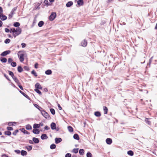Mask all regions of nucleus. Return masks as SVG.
<instances>
[{
    "label": "nucleus",
    "instance_id": "12",
    "mask_svg": "<svg viewBox=\"0 0 157 157\" xmlns=\"http://www.w3.org/2000/svg\"><path fill=\"white\" fill-rule=\"evenodd\" d=\"M87 45V42L86 40H84L81 43V45L82 46L86 47Z\"/></svg>",
    "mask_w": 157,
    "mask_h": 157
},
{
    "label": "nucleus",
    "instance_id": "1",
    "mask_svg": "<svg viewBox=\"0 0 157 157\" xmlns=\"http://www.w3.org/2000/svg\"><path fill=\"white\" fill-rule=\"evenodd\" d=\"M21 52V51H19L18 52V57L20 59V61L21 62H22L24 60V54L23 53L20 54V53Z\"/></svg>",
    "mask_w": 157,
    "mask_h": 157
},
{
    "label": "nucleus",
    "instance_id": "20",
    "mask_svg": "<svg viewBox=\"0 0 157 157\" xmlns=\"http://www.w3.org/2000/svg\"><path fill=\"white\" fill-rule=\"evenodd\" d=\"M15 32H16V31H15V28H11L10 29V32L11 33H13V35L14 36V37H15V35H14V34H15Z\"/></svg>",
    "mask_w": 157,
    "mask_h": 157
},
{
    "label": "nucleus",
    "instance_id": "64",
    "mask_svg": "<svg viewBox=\"0 0 157 157\" xmlns=\"http://www.w3.org/2000/svg\"><path fill=\"white\" fill-rule=\"evenodd\" d=\"M2 157H9L6 154H3L2 155Z\"/></svg>",
    "mask_w": 157,
    "mask_h": 157
},
{
    "label": "nucleus",
    "instance_id": "44",
    "mask_svg": "<svg viewBox=\"0 0 157 157\" xmlns=\"http://www.w3.org/2000/svg\"><path fill=\"white\" fill-rule=\"evenodd\" d=\"M8 72H9V75H10L12 77V78H13L14 76V74L12 72L10 71H9Z\"/></svg>",
    "mask_w": 157,
    "mask_h": 157
},
{
    "label": "nucleus",
    "instance_id": "38",
    "mask_svg": "<svg viewBox=\"0 0 157 157\" xmlns=\"http://www.w3.org/2000/svg\"><path fill=\"white\" fill-rule=\"evenodd\" d=\"M56 147V145L54 144H52L50 145V148L51 149H53Z\"/></svg>",
    "mask_w": 157,
    "mask_h": 157
},
{
    "label": "nucleus",
    "instance_id": "3",
    "mask_svg": "<svg viewBox=\"0 0 157 157\" xmlns=\"http://www.w3.org/2000/svg\"><path fill=\"white\" fill-rule=\"evenodd\" d=\"M17 9V7H14L13 8L12 11H11L9 15V18L10 19L13 17V14L15 13L14 12L16 11Z\"/></svg>",
    "mask_w": 157,
    "mask_h": 157
},
{
    "label": "nucleus",
    "instance_id": "56",
    "mask_svg": "<svg viewBox=\"0 0 157 157\" xmlns=\"http://www.w3.org/2000/svg\"><path fill=\"white\" fill-rule=\"evenodd\" d=\"M4 76L9 81H10V80L9 78H8V76H7L5 74H4Z\"/></svg>",
    "mask_w": 157,
    "mask_h": 157
},
{
    "label": "nucleus",
    "instance_id": "29",
    "mask_svg": "<svg viewBox=\"0 0 157 157\" xmlns=\"http://www.w3.org/2000/svg\"><path fill=\"white\" fill-rule=\"evenodd\" d=\"M12 78L16 83H17V84H19V80L16 77L14 76Z\"/></svg>",
    "mask_w": 157,
    "mask_h": 157
},
{
    "label": "nucleus",
    "instance_id": "25",
    "mask_svg": "<svg viewBox=\"0 0 157 157\" xmlns=\"http://www.w3.org/2000/svg\"><path fill=\"white\" fill-rule=\"evenodd\" d=\"M17 71L19 72H21L23 71V69L20 66H18L17 67Z\"/></svg>",
    "mask_w": 157,
    "mask_h": 157
},
{
    "label": "nucleus",
    "instance_id": "63",
    "mask_svg": "<svg viewBox=\"0 0 157 157\" xmlns=\"http://www.w3.org/2000/svg\"><path fill=\"white\" fill-rule=\"evenodd\" d=\"M58 106L59 110H61L62 109V107L60 106V105L59 104H58Z\"/></svg>",
    "mask_w": 157,
    "mask_h": 157
},
{
    "label": "nucleus",
    "instance_id": "24",
    "mask_svg": "<svg viewBox=\"0 0 157 157\" xmlns=\"http://www.w3.org/2000/svg\"><path fill=\"white\" fill-rule=\"evenodd\" d=\"M7 18V17L5 15H4L3 13H2V17L1 18V20L2 21H4L6 20Z\"/></svg>",
    "mask_w": 157,
    "mask_h": 157
},
{
    "label": "nucleus",
    "instance_id": "48",
    "mask_svg": "<svg viewBox=\"0 0 157 157\" xmlns=\"http://www.w3.org/2000/svg\"><path fill=\"white\" fill-rule=\"evenodd\" d=\"M19 132L18 130L17 129L15 130L13 132V134L14 136H16L17 134V133Z\"/></svg>",
    "mask_w": 157,
    "mask_h": 157
},
{
    "label": "nucleus",
    "instance_id": "43",
    "mask_svg": "<svg viewBox=\"0 0 157 157\" xmlns=\"http://www.w3.org/2000/svg\"><path fill=\"white\" fill-rule=\"evenodd\" d=\"M149 119L148 118H146L145 120V122H146V123L147 124H148L149 125H151V122L150 121H148V119Z\"/></svg>",
    "mask_w": 157,
    "mask_h": 157
},
{
    "label": "nucleus",
    "instance_id": "27",
    "mask_svg": "<svg viewBox=\"0 0 157 157\" xmlns=\"http://www.w3.org/2000/svg\"><path fill=\"white\" fill-rule=\"evenodd\" d=\"M25 128L27 130H31L32 129V126L29 124H28L26 125Z\"/></svg>",
    "mask_w": 157,
    "mask_h": 157
},
{
    "label": "nucleus",
    "instance_id": "21",
    "mask_svg": "<svg viewBox=\"0 0 157 157\" xmlns=\"http://www.w3.org/2000/svg\"><path fill=\"white\" fill-rule=\"evenodd\" d=\"M73 138L75 139L78 140L79 139V137L78 135L77 134H75L73 136Z\"/></svg>",
    "mask_w": 157,
    "mask_h": 157
},
{
    "label": "nucleus",
    "instance_id": "49",
    "mask_svg": "<svg viewBox=\"0 0 157 157\" xmlns=\"http://www.w3.org/2000/svg\"><path fill=\"white\" fill-rule=\"evenodd\" d=\"M13 59L11 58H9L8 59V62L9 63H11L13 61Z\"/></svg>",
    "mask_w": 157,
    "mask_h": 157
},
{
    "label": "nucleus",
    "instance_id": "13",
    "mask_svg": "<svg viewBox=\"0 0 157 157\" xmlns=\"http://www.w3.org/2000/svg\"><path fill=\"white\" fill-rule=\"evenodd\" d=\"M62 140V139L60 138H56L55 139V143L56 144H58L60 143L61 142Z\"/></svg>",
    "mask_w": 157,
    "mask_h": 157
},
{
    "label": "nucleus",
    "instance_id": "31",
    "mask_svg": "<svg viewBox=\"0 0 157 157\" xmlns=\"http://www.w3.org/2000/svg\"><path fill=\"white\" fill-rule=\"evenodd\" d=\"M79 152L81 155H83L84 152V150L83 149H80L79 150Z\"/></svg>",
    "mask_w": 157,
    "mask_h": 157
},
{
    "label": "nucleus",
    "instance_id": "50",
    "mask_svg": "<svg viewBox=\"0 0 157 157\" xmlns=\"http://www.w3.org/2000/svg\"><path fill=\"white\" fill-rule=\"evenodd\" d=\"M7 129L8 130L12 131L13 130V128L11 127H7Z\"/></svg>",
    "mask_w": 157,
    "mask_h": 157
},
{
    "label": "nucleus",
    "instance_id": "46",
    "mask_svg": "<svg viewBox=\"0 0 157 157\" xmlns=\"http://www.w3.org/2000/svg\"><path fill=\"white\" fill-rule=\"evenodd\" d=\"M87 157H92V155L91 153L90 152H88L86 154Z\"/></svg>",
    "mask_w": 157,
    "mask_h": 157
},
{
    "label": "nucleus",
    "instance_id": "15",
    "mask_svg": "<svg viewBox=\"0 0 157 157\" xmlns=\"http://www.w3.org/2000/svg\"><path fill=\"white\" fill-rule=\"evenodd\" d=\"M77 4L79 6H82L84 4L83 0H79L77 2Z\"/></svg>",
    "mask_w": 157,
    "mask_h": 157
},
{
    "label": "nucleus",
    "instance_id": "16",
    "mask_svg": "<svg viewBox=\"0 0 157 157\" xmlns=\"http://www.w3.org/2000/svg\"><path fill=\"white\" fill-rule=\"evenodd\" d=\"M33 132L34 134H38L40 133V131L38 129H33Z\"/></svg>",
    "mask_w": 157,
    "mask_h": 157
},
{
    "label": "nucleus",
    "instance_id": "58",
    "mask_svg": "<svg viewBox=\"0 0 157 157\" xmlns=\"http://www.w3.org/2000/svg\"><path fill=\"white\" fill-rule=\"evenodd\" d=\"M22 48H25L26 46V44L24 43H22L21 44Z\"/></svg>",
    "mask_w": 157,
    "mask_h": 157
},
{
    "label": "nucleus",
    "instance_id": "47",
    "mask_svg": "<svg viewBox=\"0 0 157 157\" xmlns=\"http://www.w3.org/2000/svg\"><path fill=\"white\" fill-rule=\"evenodd\" d=\"M31 73L32 74L34 75L36 77L37 75L36 73L34 70H33L32 71Z\"/></svg>",
    "mask_w": 157,
    "mask_h": 157
},
{
    "label": "nucleus",
    "instance_id": "53",
    "mask_svg": "<svg viewBox=\"0 0 157 157\" xmlns=\"http://www.w3.org/2000/svg\"><path fill=\"white\" fill-rule=\"evenodd\" d=\"M71 155L70 153H67L65 155V157H71Z\"/></svg>",
    "mask_w": 157,
    "mask_h": 157
},
{
    "label": "nucleus",
    "instance_id": "9",
    "mask_svg": "<svg viewBox=\"0 0 157 157\" xmlns=\"http://www.w3.org/2000/svg\"><path fill=\"white\" fill-rule=\"evenodd\" d=\"M51 128L52 130H54L56 127V124L55 123L52 122L50 124Z\"/></svg>",
    "mask_w": 157,
    "mask_h": 157
},
{
    "label": "nucleus",
    "instance_id": "17",
    "mask_svg": "<svg viewBox=\"0 0 157 157\" xmlns=\"http://www.w3.org/2000/svg\"><path fill=\"white\" fill-rule=\"evenodd\" d=\"M19 92L22 94L26 98H28L29 99H30V98L26 94H25V93H24L23 92L21 91V90H19Z\"/></svg>",
    "mask_w": 157,
    "mask_h": 157
},
{
    "label": "nucleus",
    "instance_id": "62",
    "mask_svg": "<svg viewBox=\"0 0 157 157\" xmlns=\"http://www.w3.org/2000/svg\"><path fill=\"white\" fill-rule=\"evenodd\" d=\"M39 107L40 108L39 109L38 108H37V109H38L41 112V113L42 111H44V110L42 108L40 107Z\"/></svg>",
    "mask_w": 157,
    "mask_h": 157
},
{
    "label": "nucleus",
    "instance_id": "19",
    "mask_svg": "<svg viewBox=\"0 0 157 157\" xmlns=\"http://www.w3.org/2000/svg\"><path fill=\"white\" fill-rule=\"evenodd\" d=\"M0 60L2 63H6L7 61V59L5 57H1Z\"/></svg>",
    "mask_w": 157,
    "mask_h": 157
},
{
    "label": "nucleus",
    "instance_id": "22",
    "mask_svg": "<svg viewBox=\"0 0 157 157\" xmlns=\"http://www.w3.org/2000/svg\"><path fill=\"white\" fill-rule=\"evenodd\" d=\"M104 113V114H107L108 113V108L106 106H104L103 107Z\"/></svg>",
    "mask_w": 157,
    "mask_h": 157
},
{
    "label": "nucleus",
    "instance_id": "2",
    "mask_svg": "<svg viewBox=\"0 0 157 157\" xmlns=\"http://www.w3.org/2000/svg\"><path fill=\"white\" fill-rule=\"evenodd\" d=\"M16 32H15V34H14V35H15V37H16V36L20 34L21 32V28L19 27H18L15 29Z\"/></svg>",
    "mask_w": 157,
    "mask_h": 157
},
{
    "label": "nucleus",
    "instance_id": "34",
    "mask_svg": "<svg viewBox=\"0 0 157 157\" xmlns=\"http://www.w3.org/2000/svg\"><path fill=\"white\" fill-rule=\"evenodd\" d=\"M13 25L15 27H18L20 25V24L18 22H15Z\"/></svg>",
    "mask_w": 157,
    "mask_h": 157
},
{
    "label": "nucleus",
    "instance_id": "23",
    "mask_svg": "<svg viewBox=\"0 0 157 157\" xmlns=\"http://www.w3.org/2000/svg\"><path fill=\"white\" fill-rule=\"evenodd\" d=\"M40 127V124H33V128L34 129L39 128Z\"/></svg>",
    "mask_w": 157,
    "mask_h": 157
},
{
    "label": "nucleus",
    "instance_id": "42",
    "mask_svg": "<svg viewBox=\"0 0 157 157\" xmlns=\"http://www.w3.org/2000/svg\"><path fill=\"white\" fill-rule=\"evenodd\" d=\"M16 65V63L15 62H12L11 63V65L13 67H15Z\"/></svg>",
    "mask_w": 157,
    "mask_h": 157
},
{
    "label": "nucleus",
    "instance_id": "35",
    "mask_svg": "<svg viewBox=\"0 0 157 157\" xmlns=\"http://www.w3.org/2000/svg\"><path fill=\"white\" fill-rule=\"evenodd\" d=\"M67 128L69 132H72L73 131V128L72 127L70 126H68Z\"/></svg>",
    "mask_w": 157,
    "mask_h": 157
},
{
    "label": "nucleus",
    "instance_id": "51",
    "mask_svg": "<svg viewBox=\"0 0 157 157\" xmlns=\"http://www.w3.org/2000/svg\"><path fill=\"white\" fill-rule=\"evenodd\" d=\"M153 58V57H152L149 60V63L147 64V65H150L152 62V59Z\"/></svg>",
    "mask_w": 157,
    "mask_h": 157
},
{
    "label": "nucleus",
    "instance_id": "61",
    "mask_svg": "<svg viewBox=\"0 0 157 157\" xmlns=\"http://www.w3.org/2000/svg\"><path fill=\"white\" fill-rule=\"evenodd\" d=\"M15 152H16L17 154H19L20 153L21 151L19 150H15L14 151Z\"/></svg>",
    "mask_w": 157,
    "mask_h": 157
},
{
    "label": "nucleus",
    "instance_id": "52",
    "mask_svg": "<svg viewBox=\"0 0 157 157\" xmlns=\"http://www.w3.org/2000/svg\"><path fill=\"white\" fill-rule=\"evenodd\" d=\"M24 68L25 70L27 71H28L29 70V67L28 66H24Z\"/></svg>",
    "mask_w": 157,
    "mask_h": 157
},
{
    "label": "nucleus",
    "instance_id": "6",
    "mask_svg": "<svg viewBox=\"0 0 157 157\" xmlns=\"http://www.w3.org/2000/svg\"><path fill=\"white\" fill-rule=\"evenodd\" d=\"M11 52L10 50H7L3 52L0 55L2 56H5L9 54Z\"/></svg>",
    "mask_w": 157,
    "mask_h": 157
},
{
    "label": "nucleus",
    "instance_id": "11",
    "mask_svg": "<svg viewBox=\"0 0 157 157\" xmlns=\"http://www.w3.org/2000/svg\"><path fill=\"white\" fill-rule=\"evenodd\" d=\"M106 143L108 144H110L112 142V140L110 138H107L106 140Z\"/></svg>",
    "mask_w": 157,
    "mask_h": 157
},
{
    "label": "nucleus",
    "instance_id": "32",
    "mask_svg": "<svg viewBox=\"0 0 157 157\" xmlns=\"http://www.w3.org/2000/svg\"><path fill=\"white\" fill-rule=\"evenodd\" d=\"M94 115L96 116L99 117L101 116V114L100 112L97 111L95 112Z\"/></svg>",
    "mask_w": 157,
    "mask_h": 157
},
{
    "label": "nucleus",
    "instance_id": "30",
    "mask_svg": "<svg viewBox=\"0 0 157 157\" xmlns=\"http://www.w3.org/2000/svg\"><path fill=\"white\" fill-rule=\"evenodd\" d=\"M21 155L22 156L26 155L27 154V152L24 150H22L21 151Z\"/></svg>",
    "mask_w": 157,
    "mask_h": 157
},
{
    "label": "nucleus",
    "instance_id": "18",
    "mask_svg": "<svg viewBox=\"0 0 157 157\" xmlns=\"http://www.w3.org/2000/svg\"><path fill=\"white\" fill-rule=\"evenodd\" d=\"M73 4V3L72 1L68 2L66 4V6L67 7H70Z\"/></svg>",
    "mask_w": 157,
    "mask_h": 157
},
{
    "label": "nucleus",
    "instance_id": "8",
    "mask_svg": "<svg viewBox=\"0 0 157 157\" xmlns=\"http://www.w3.org/2000/svg\"><path fill=\"white\" fill-rule=\"evenodd\" d=\"M21 131L23 132L24 134L29 135L30 133L28 132L27 131L25 130L24 128H21L20 129Z\"/></svg>",
    "mask_w": 157,
    "mask_h": 157
},
{
    "label": "nucleus",
    "instance_id": "57",
    "mask_svg": "<svg viewBox=\"0 0 157 157\" xmlns=\"http://www.w3.org/2000/svg\"><path fill=\"white\" fill-rule=\"evenodd\" d=\"M44 3L45 5L48 6V2L47 0H45L44 1Z\"/></svg>",
    "mask_w": 157,
    "mask_h": 157
},
{
    "label": "nucleus",
    "instance_id": "59",
    "mask_svg": "<svg viewBox=\"0 0 157 157\" xmlns=\"http://www.w3.org/2000/svg\"><path fill=\"white\" fill-rule=\"evenodd\" d=\"M5 32L6 33H9V32H10V30L8 29L7 28H6L5 29Z\"/></svg>",
    "mask_w": 157,
    "mask_h": 157
},
{
    "label": "nucleus",
    "instance_id": "7",
    "mask_svg": "<svg viewBox=\"0 0 157 157\" xmlns=\"http://www.w3.org/2000/svg\"><path fill=\"white\" fill-rule=\"evenodd\" d=\"M35 87L36 88L35 89H42V87L39 83H36L35 85Z\"/></svg>",
    "mask_w": 157,
    "mask_h": 157
},
{
    "label": "nucleus",
    "instance_id": "45",
    "mask_svg": "<svg viewBox=\"0 0 157 157\" xmlns=\"http://www.w3.org/2000/svg\"><path fill=\"white\" fill-rule=\"evenodd\" d=\"M10 42V40L9 39H6L4 41L5 44H9Z\"/></svg>",
    "mask_w": 157,
    "mask_h": 157
},
{
    "label": "nucleus",
    "instance_id": "10",
    "mask_svg": "<svg viewBox=\"0 0 157 157\" xmlns=\"http://www.w3.org/2000/svg\"><path fill=\"white\" fill-rule=\"evenodd\" d=\"M48 138V136L45 134H43L41 136V138L42 140L47 139Z\"/></svg>",
    "mask_w": 157,
    "mask_h": 157
},
{
    "label": "nucleus",
    "instance_id": "41",
    "mask_svg": "<svg viewBox=\"0 0 157 157\" xmlns=\"http://www.w3.org/2000/svg\"><path fill=\"white\" fill-rule=\"evenodd\" d=\"M78 148H74L73 149L72 152L75 153H77L78 152Z\"/></svg>",
    "mask_w": 157,
    "mask_h": 157
},
{
    "label": "nucleus",
    "instance_id": "55",
    "mask_svg": "<svg viewBox=\"0 0 157 157\" xmlns=\"http://www.w3.org/2000/svg\"><path fill=\"white\" fill-rule=\"evenodd\" d=\"M44 128L45 130H48L50 129V128L48 127V126L46 125Z\"/></svg>",
    "mask_w": 157,
    "mask_h": 157
},
{
    "label": "nucleus",
    "instance_id": "37",
    "mask_svg": "<svg viewBox=\"0 0 157 157\" xmlns=\"http://www.w3.org/2000/svg\"><path fill=\"white\" fill-rule=\"evenodd\" d=\"M50 111L51 113L53 115H54L55 113V110L54 109L51 108L50 109Z\"/></svg>",
    "mask_w": 157,
    "mask_h": 157
},
{
    "label": "nucleus",
    "instance_id": "4",
    "mask_svg": "<svg viewBox=\"0 0 157 157\" xmlns=\"http://www.w3.org/2000/svg\"><path fill=\"white\" fill-rule=\"evenodd\" d=\"M56 15L55 12H52L49 17V19L51 21H53L56 18Z\"/></svg>",
    "mask_w": 157,
    "mask_h": 157
},
{
    "label": "nucleus",
    "instance_id": "54",
    "mask_svg": "<svg viewBox=\"0 0 157 157\" xmlns=\"http://www.w3.org/2000/svg\"><path fill=\"white\" fill-rule=\"evenodd\" d=\"M18 84L17 85H18V86L20 88V89H21V90H23V88L22 86L21 85H20V83H19V84Z\"/></svg>",
    "mask_w": 157,
    "mask_h": 157
},
{
    "label": "nucleus",
    "instance_id": "36",
    "mask_svg": "<svg viewBox=\"0 0 157 157\" xmlns=\"http://www.w3.org/2000/svg\"><path fill=\"white\" fill-rule=\"evenodd\" d=\"M25 147L28 150V151H31L32 148V147L31 146H26Z\"/></svg>",
    "mask_w": 157,
    "mask_h": 157
},
{
    "label": "nucleus",
    "instance_id": "39",
    "mask_svg": "<svg viewBox=\"0 0 157 157\" xmlns=\"http://www.w3.org/2000/svg\"><path fill=\"white\" fill-rule=\"evenodd\" d=\"M4 133L5 135L9 136L11 135V133L10 131H6L4 132Z\"/></svg>",
    "mask_w": 157,
    "mask_h": 157
},
{
    "label": "nucleus",
    "instance_id": "14",
    "mask_svg": "<svg viewBox=\"0 0 157 157\" xmlns=\"http://www.w3.org/2000/svg\"><path fill=\"white\" fill-rule=\"evenodd\" d=\"M33 143L35 144H38L39 142V140L36 137L33 138Z\"/></svg>",
    "mask_w": 157,
    "mask_h": 157
},
{
    "label": "nucleus",
    "instance_id": "60",
    "mask_svg": "<svg viewBox=\"0 0 157 157\" xmlns=\"http://www.w3.org/2000/svg\"><path fill=\"white\" fill-rule=\"evenodd\" d=\"M8 125L9 126H11V125H13V123H12V122H10L8 123Z\"/></svg>",
    "mask_w": 157,
    "mask_h": 157
},
{
    "label": "nucleus",
    "instance_id": "33",
    "mask_svg": "<svg viewBox=\"0 0 157 157\" xmlns=\"http://www.w3.org/2000/svg\"><path fill=\"white\" fill-rule=\"evenodd\" d=\"M127 154L128 155L132 156L133 155L134 153L131 150H130L128 151Z\"/></svg>",
    "mask_w": 157,
    "mask_h": 157
},
{
    "label": "nucleus",
    "instance_id": "5",
    "mask_svg": "<svg viewBox=\"0 0 157 157\" xmlns=\"http://www.w3.org/2000/svg\"><path fill=\"white\" fill-rule=\"evenodd\" d=\"M41 114L46 119L50 118V116L44 110L42 111Z\"/></svg>",
    "mask_w": 157,
    "mask_h": 157
},
{
    "label": "nucleus",
    "instance_id": "26",
    "mask_svg": "<svg viewBox=\"0 0 157 157\" xmlns=\"http://www.w3.org/2000/svg\"><path fill=\"white\" fill-rule=\"evenodd\" d=\"M45 73L47 75H50L52 73V71L50 70H48L45 72Z\"/></svg>",
    "mask_w": 157,
    "mask_h": 157
},
{
    "label": "nucleus",
    "instance_id": "28",
    "mask_svg": "<svg viewBox=\"0 0 157 157\" xmlns=\"http://www.w3.org/2000/svg\"><path fill=\"white\" fill-rule=\"evenodd\" d=\"M44 24V22L43 21H40L38 23V26L39 27H41Z\"/></svg>",
    "mask_w": 157,
    "mask_h": 157
},
{
    "label": "nucleus",
    "instance_id": "40",
    "mask_svg": "<svg viewBox=\"0 0 157 157\" xmlns=\"http://www.w3.org/2000/svg\"><path fill=\"white\" fill-rule=\"evenodd\" d=\"M34 90L37 93H38L40 95L42 94V93L41 91L38 89H35Z\"/></svg>",
    "mask_w": 157,
    "mask_h": 157
}]
</instances>
